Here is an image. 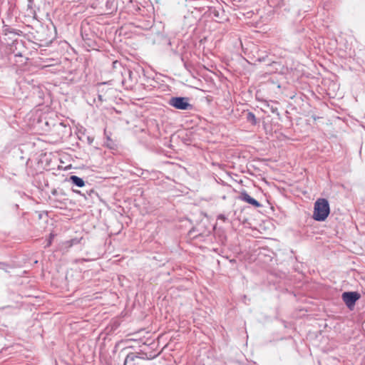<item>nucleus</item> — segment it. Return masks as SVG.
Wrapping results in <instances>:
<instances>
[{"label": "nucleus", "mask_w": 365, "mask_h": 365, "mask_svg": "<svg viewBox=\"0 0 365 365\" xmlns=\"http://www.w3.org/2000/svg\"><path fill=\"white\" fill-rule=\"evenodd\" d=\"M330 212L329 204L324 198L318 199L314 203L313 218L317 221H324Z\"/></svg>", "instance_id": "1"}, {"label": "nucleus", "mask_w": 365, "mask_h": 365, "mask_svg": "<svg viewBox=\"0 0 365 365\" xmlns=\"http://www.w3.org/2000/svg\"><path fill=\"white\" fill-rule=\"evenodd\" d=\"M169 105L179 110H188L192 108V105L188 102V98L185 97H172L168 102Z\"/></svg>", "instance_id": "2"}, {"label": "nucleus", "mask_w": 365, "mask_h": 365, "mask_svg": "<svg viewBox=\"0 0 365 365\" xmlns=\"http://www.w3.org/2000/svg\"><path fill=\"white\" fill-rule=\"evenodd\" d=\"M359 297L360 294L355 292H347L342 294V299L349 308L354 307Z\"/></svg>", "instance_id": "3"}, {"label": "nucleus", "mask_w": 365, "mask_h": 365, "mask_svg": "<svg viewBox=\"0 0 365 365\" xmlns=\"http://www.w3.org/2000/svg\"><path fill=\"white\" fill-rule=\"evenodd\" d=\"M239 199L241 200L242 201L246 202L248 204L253 205L255 207H259L261 206L260 203L257 200L252 197L246 192H241Z\"/></svg>", "instance_id": "4"}, {"label": "nucleus", "mask_w": 365, "mask_h": 365, "mask_svg": "<svg viewBox=\"0 0 365 365\" xmlns=\"http://www.w3.org/2000/svg\"><path fill=\"white\" fill-rule=\"evenodd\" d=\"M69 181L79 187H83L85 185L83 180L76 175H71L69 178Z\"/></svg>", "instance_id": "5"}, {"label": "nucleus", "mask_w": 365, "mask_h": 365, "mask_svg": "<svg viewBox=\"0 0 365 365\" xmlns=\"http://www.w3.org/2000/svg\"><path fill=\"white\" fill-rule=\"evenodd\" d=\"M247 120L252 125H255L257 124V118L253 113L249 112L247 115Z\"/></svg>", "instance_id": "6"}, {"label": "nucleus", "mask_w": 365, "mask_h": 365, "mask_svg": "<svg viewBox=\"0 0 365 365\" xmlns=\"http://www.w3.org/2000/svg\"><path fill=\"white\" fill-rule=\"evenodd\" d=\"M138 357L135 356L134 354H128V356L125 358L124 365H126L127 363L128 365L130 364V363L133 362Z\"/></svg>", "instance_id": "7"}, {"label": "nucleus", "mask_w": 365, "mask_h": 365, "mask_svg": "<svg viewBox=\"0 0 365 365\" xmlns=\"http://www.w3.org/2000/svg\"><path fill=\"white\" fill-rule=\"evenodd\" d=\"M54 237V235L53 234H50V236H49V238L48 240V242H47V244L46 245V247H49L51 243H52V240H53V238Z\"/></svg>", "instance_id": "8"}, {"label": "nucleus", "mask_w": 365, "mask_h": 365, "mask_svg": "<svg viewBox=\"0 0 365 365\" xmlns=\"http://www.w3.org/2000/svg\"><path fill=\"white\" fill-rule=\"evenodd\" d=\"M217 219L218 220H222L223 222H225L227 220V217L225 215L223 214H220L217 216Z\"/></svg>", "instance_id": "9"}, {"label": "nucleus", "mask_w": 365, "mask_h": 365, "mask_svg": "<svg viewBox=\"0 0 365 365\" xmlns=\"http://www.w3.org/2000/svg\"><path fill=\"white\" fill-rule=\"evenodd\" d=\"M1 266H2V264H0V268H1Z\"/></svg>", "instance_id": "10"}]
</instances>
